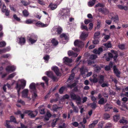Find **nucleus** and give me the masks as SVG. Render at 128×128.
Returning <instances> with one entry per match:
<instances>
[{
  "label": "nucleus",
  "instance_id": "nucleus-53",
  "mask_svg": "<svg viewBox=\"0 0 128 128\" xmlns=\"http://www.w3.org/2000/svg\"><path fill=\"white\" fill-rule=\"evenodd\" d=\"M91 100L93 102H96V98L94 96L92 95L90 96Z\"/></svg>",
  "mask_w": 128,
  "mask_h": 128
},
{
  "label": "nucleus",
  "instance_id": "nucleus-21",
  "mask_svg": "<svg viewBox=\"0 0 128 128\" xmlns=\"http://www.w3.org/2000/svg\"><path fill=\"white\" fill-rule=\"evenodd\" d=\"M74 73H72V74L70 76L69 78L67 80L66 82H68L70 81V82L72 81L74 79Z\"/></svg>",
  "mask_w": 128,
  "mask_h": 128
},
{
  "label": "nucleus",
  "instance_id": "nucleus-8",
  "mask_svg": "<svg viewBox=\"0 0 128 128\" xmlns=\"http://www.w3.org/2000/svg\"><path fill=\"white\" fill-rule=\"evenodd\" d=\"M16 69L15 67L13 66H8L6 68V70L7 72H13Z\"/></svg>",
  "mask_w": 128,
  "mask_h": 128
},
{
  "label": "nucleus",
  "instance_id": "nucleus-44",
  "mask_svg": "<svg viewBox=\"0 0 128 128\" xmlns=\"http://www.w3.org/2000/svg\"><path fill=\"white\" fill-rule=\"evenodd\" d=\"M10 121L6 120V124L5 126L7 127V128H12V126L10 125L9 124Z\"/></svg>",
  "mask_w": 128,
  "mask_h": 128
},
{
  "label": "nucleus",
  "instance_id": "nucleus-42",
  "mask_svg": "<svg viewBox=\"0 0 128 128\" xmlns=\"http://www.w3.org/2000/svg\"><path fill=\"white\" fill-rule=\"evenodd\" d=\"M104 117L106 120H108L110 118V116L107 113H105L104 114Z\"/></svg>",
  "mask_w": 128,
  "mask_h": 128
},
{
  "label": "nucleus",
  "instance_id": "nucleus-38",
  "mask_svg": "<svg viewBox=\"0 0 128 128\" xmlns=\"http://www.w3.org/2000/svg\"><path fill=\"white\" fill-rule=\"evenodd\" d=\"M10 122H13L14 123H16V121L15 118L14 116H11L10 117Z\"/></svg>",
  "mask_w": 128,
  "mask_h": 128
},
{
  "label": "nucleus",
  "instance_id": "nucleus-2",
  "mask_svg": "<svg viewBox=\"0 0 128 128\" xmlns=\"http://www.w3.org/2000/svg\"><path fill=\"white\" fill-rule=\"evenodd\" d=\"M38 38V37L37 35L34 34H32L28 35L27 39L29 42L32 44L37 41Z\"/></svg>",
  "mask_w": 128,
  "mask_h": 128
},
{
  "label": "nucleus",
  "instance_id": "nucleus-18",
  "mask_svg": "<svg viewBox=\"0 0 128 128\" xmlns=\"http://www.w3.org/2000/svg\"><path fill=\"white\" fill-rule=\"evenodd\" d=\"M51 42L52 43V45L53 46H56L58 43V42L56 40L55 38H54L52 39L51 41Z\"/></svg>",
  "mask_w": 128,
  "mask_h": 128
},
{
  "label": "nucleus",
  "instance_id": "nucleus-5",
  "mask_svg": "<svg viewBox=\"0 0 128 128\" xmlns=\"http://www.w3.org/2000/svg\"><path fill=\"white\" fill-rule=\"evenodd\" d=\"M84 44L82 41L78 40H76L74 42V44L75 46L80 48L83 47Z\"/></svg>",
  "mask_w": 128,
  "mask_h": 128
},
{
  "label": "nucleus",
  "instance_id": "nucleus-58",
  "mask_svg": "<svg viewBox=\"0 0 128 128\" xmlns=\"http://www.w3.org/2000/svg\"><path fill=\"white\" fill-rule=\"evenodd\" d=\"M72 124L75 127H77L79 125L78 123L76 122H75L72 123Z\"/></svg>",
  "mask_w": 128,
  "mask_h": 128
},
{
  "label": "nucleus",
  "instance_id": "nucleus-41",
  "mask_svg": "<svg viewBox=\"0 0 128 128\" xmlns=\"http://www.w3.org/2000/svg\"><path fill=\"white\" fill-rule=\"evenodd\" d=\"M6 45V42L4 41L0 42V48L4 47Z\"/></svg>",
  "mask_w": 128,
  "mask_h": 128
},
{
  "label": "nucleus",
  "instance_id": "nucleus-23",
  "mask_svg": "<svg viewBox=\"0 0 128 128\" xmlns=\"http://www.w3.org/2000/svg\"><path fill=\"white\" fill-rule=\"evenodd\" d=\"M111 19L115 23L118 22L119 21L118 16V15L112 17Z\"/></svg>",
  "mask_w": 128,
  "mask_h": 128
},
{
  "label": "nucleus",
  "instance_id": "nucleus-45",
  "mask_svg": "<svg viewBox=\"0 0 128 128\" xmlns=\"http://www.w3.org/2000/svg\"><path fill=\"white\" fill-rule=\"evenodd\" d=\"M104 5L103 4L99 3L96 5L95 6V8H97L98 7H104Z\"/></svg>",
  "mask_w": 128,
  "mask_h": 128
},
{
  "label": "nucleus",
  "instance_id": "nucleus-3",
  "mask_svg": "<svg viewBox=\"0 0 128 128\" xmlns=\"http://www.w3.org/2000/svg\"><path fill=\"white\" fill-rule=\"evenodd\" d=\"M21 84H18L17 83L16 84V86L15 87L17 90L18 94L19 96L20 95V92L22 88H24L26 85V81L24 80H21Z\"/></svg>",
  "mask_w": 128,
  "mask_h": 128
},
{
  "label": "nucleus",
  "instance_id": "nucleus-14",
  "mask_svg": "<svg viewBox=\"0 0 128 128\" xmlns=\"http://www.w3.org/2000/svg\"><path fill=\"white\" fill-rule=\"evenodd\" d=\"M28 90L27 89H24L22 92V96L24 98H28Z\"/></svg>",
  "mask_w": 128,
  "mask_h": 128
},
{
  "label": "nucleus",
  "instance_id": "nucleus-40",
  "mask_svg": "<svg viewBox=\"0 0 128 128\" xmlns=\"http://www.w3.org/2000/svg\"><path fill=\"white\" fill-rule=\"evenodd\" d=\"M22 13L24 16L25 17H27L29 15L28 11L26 10H25L23 11Z\"/></svg>",
  "mask_w": 128,
  "mask_h": 128
},
{
  "label": "nucleus",
  "instance_id": "nucleus-31",
  "mask_svg": "<svg viewBox=\"0 0 128 128\" xmlns=\"http://www.w3.org/2000/svg\"><path fill=\"white\" fill-rule=\"evenodd\" d=\"M119 122L120 123H122L124 124H127L128 122L127 120H125V118L124 117H122V119L120 120Z\"/></svg>",
  "mask_w": 128,
  "mask_h": 128
},
{
  "label": "nucleus",
  "instance_id": "nucleus-4",
  "mask_svg": "<svg viewBox=\"0 0 128 128\" xmlns=\"http://www.w3.org/2000/svg\"><path fill=\"white\" fill-rule=\"evenodd\" d=\"M70 96L72 100L78 101L77 102L78 104H81V98L79 96L76 95L74 93H71L70 94Z\"/></svg>",
  "mask_w": 128,
  "mask_h": 128
},
{
  "label": "nucleus",
  "instance_id": "nucleus-56",
  "mask_svg": "<svg viewBox=\"0 0 128 128\" xmlns=\"http://www.w3.org/2000/svg\"><path fill=\"white\" fill-rule=\"evenodd\" d=\"M50 58L49 56L48 55H47L44 56V58L43 59L46 61H48Z\"/></svg>",
  "mask_w": 128,
  "mask_h": 128
},
{
  "label": "nucleus",
  "instance_id": "nucleus-49",
  "mask_svg": "<svg viewBox=\"0 0 128 128\" xmlns=\"http://www.w3.org/2000/svg\"><path fill=\"white\" fill-rule=\"evenodd\" d=\"M13 17L14 19L17 21H19L20 20V18H18L16 14H14L13 15Z\"/></svg>",
  "mask_w": 128,
  "mask_h": 128
},
{
  "label": "nucleus",
  "instance_id": "nucleus-54",
  "mask_svg": "<svg viewBox=\"0 0 128 128\" xmlns=\"http://www.w3.org/2000/svg\"><path fill=\"white\" fill-rule=\"evenodd\" d=\"M58 120V118H56L55 121L53 122L52 123V127H54L55 126L56 124V123Z\"/></svg>",
  "mask_w": 128,
  "mask_h": 128
},
{
  "label": "nucleus",
  "instance_id": "nucleus-35",
  "mask_svg": "<svg viewBox=\"0 0 128 128\" xmlns=\"http://www.w3.org/2000/svg\"><path fill=\"white\" fill-rule=\"evenodd\" d=\"M90 80L91 82H92L94 83L97 82L98 80V79L96 78H93V79L90 78Z\"/></svg>",
  "mask_w": 128,
  "mask_h": 128
},
{
  "label": "nucleus",
  "instance_id": "nucleus-19",
  "mask_svg": "<svg viewBox=\"0 0 128 128\" xmlns=\"http://www.w3.org/2000/svg\"><path fill=\"white\" fill-rule=\"evenodd\" d=\"M30 88L32 90L33 92L36 91V88L35 84L33 82L30 85Z\"/></svg>",
  "mask_w": 128,
  "mask_h": 128
},
{
  "label": "nucleus",
  "instance_id": "nucleus-29",
  "mask_svg": "<svg viewBox=\"0 0 128 128\" xmlns=\"http://www.w3.org/2000/svg\"><path fill=\"white\" fill-rule=\"evenodd\" d=\"M60 108V107L58 106L56 104H54L53 106L52 109L54 112H57L58 109Z\"/></svg>",
  "mask_w": 128,
  "mask_h": 128
},
{
  "label": "nucleus",
  "instance_id": "nucleus-6",
  "mask_svg": "<svg viewBox=\"0 0 128 128\" xmlns=\"http://www.w3.org/2000/svg\"><path fill=\"white\" fill-rule=\"evenodd\" d=\"M2 12L5 13V14L6 16H8L10 13V11L6 9V7L4 4H3V6L2 8Z\"/></svg>",
  "mask_w": 128,
  "mask_h": 128
},
{
  "label": "nucleus",
  "instance_id": "nucleus-20",
  "mask_svg": "<svg viewBox=\"0 0 128 128\" xmlns=\"http://www.w3.org/2000/svg\"><path fill=\"white\" fill-rule=\"evenodd\" d=\"M76 84L77 83L76 82H74L72 84H70V83L68 84L66 87L67 88H70L71 89L72 88H74L75 86H76Z\"/></svg>",
  "mask_w": 128,
  "mask_h": 128
},
{
  "label": "nucleus",
  "instance_id": "nucleus-30",
  "mask_svg": "<svg viewBox=\"0 0 128 128\" xmlns=\"http://www.w3.org/2000/svg\"><path fill=\"white\" fill-rule=\"evenodd\" d=\"M20 2L24 6H27L30 4V3L25 0H21Z\"/></svg>",
  "mask_w": 128,
  "mask_h": 128
},
{
  "label": "nucleus",
  "instance_id": "nucleus-52",
  "mask_svg": "<svg viewBox=\"0 0 128 128\" xmlns=\"http://www.w3.org/2000/svg\"><path fill=\"white\" fill-rule=\"evenodd\" d=\"M54 82H57L58 81V79L56 77L54 76V75L50 78Z\"/></svg>",
  "mask_w": 128,
  "mask_h": 128
},
{
  "label": "nucleus",
  "instance_id": "nucleus-9",
  "mask_svg": "<svg viewBox=\"0 0 128 128\" xmlns=\"http://www.w3.org/2000/svg\"><path fill=\"white\" fill-rule=\"evenodd\" d=\"M98 11L105 15L108 14L109 13V10L106 8H100L98 9Z\"/></svg>",
  "mask_w": 128,
  "mask_h": 128
},
{
  "label": "nucleus",
  "instance_id": "nucleus-59",
  "mask_svg": "<svg viewBox=\"0 0 128 128\" xmlns=\"http://www.w3.org/2000/svg\"><path fill=\"white\" fill-rule=\"evenodd\" d=\"M100 34V33L99 32H96L94 34V38H96V37L98 36Z\"/></svg>",
  "mask_w": 128,
  "mask_h": 128
},
{
  "label": "nucleus",
  "instance_id": "nucleus-60",
  "mask_svg": "<svg viewBox=\"0 0 128 128\" xmlns=\"http://www.w3.org/2000/svg\"><path fill=\"white\" fill-rule=\"evenodd\" d=\"M81 74H84L85 71L84 70V68L82 67L80 69Z\"/></svg>",
  "mask_w": 128,
  "mask_h": 128
},
{
  "label": "nucleus",
  "instance_id": "nucleus-22",
  "mask_svg": "<svg viewBox=\"0 0 128 128\" xmlns=\"http://www.w3.org/2000/svg\"><path fill=\"white\" fill-rule=\"evenodd\" d=\"M96 102H93L92 103H90L88 104V106L93 110H94L97 107V105L96 104Z\"/></svg>",
  "mask_w": 128,
  "mask_h": 128
},
{
  "label": "nucleus",
  "instance_id": "nucleus-7",
  "mask_svg": "<svg viewBox=\"0 0 128 128\" xmlns=\"http://www.w3.org/2000/svg\"><path fill=\"white\" fill-rule=\"evenodd\" d=\"M52 69L54 71L57 76H61V74L60 72L59 68L57 66H54L53 67Z\"/></svg>",
  "mask_w": 128,
  "mask_h": 128
},
{
  "label": "nucleus",
  "instance_id": "nucleus-36",
  "mask_svg": "<svg viewBox=\"0 0 128 128\" xmlns=\"http://www.w3.org/2000/svg\"><path fill=\"white\" fill-rule=\"evenodd\" d=\"M16 74V72H14L10 74L8 77V79L10 80L11 78H13Z\"/></svg>",
  "mask_w": 128,
  "mask_h": 128
},
{
  "label": "nucleus",
  "instance_id": "nucleus-15",
  "mask_svg": "<svg viewBox=\"0 0 128 128\" xmlns=\"http://www.w3.org/2000/svg\"><path fill=\"white\" fill-rule=\"evenodd\" d=\"M105 111H109L113 108L112 106L108 103H107L104 106Z\"/></svg>",
  "mask_w": 128,
  "mask_h": 128
},
{
  "label": "nucleus",
  "instance_id": "nucleus-43",
  "mask_svg": "<svg viewBox=\"0 0 128 128\" xmlns=\"http://www.w3.org/2000/svg\"><path fill=\"white\" fill-rule=\"evenodd\" d=\"M46 72V75L48 77L50 78H51V77H52L53 75V74L52 72H51L48 71L47 72Z\"/></svg>",
  "mask_w": 128,
  "mask_h": 128
},
{
  "label": "nucleus",
  "instance_id": "nucleus-24",
  "mask_svg": "<svg viewBox=\"0 0 128 128\" xmlns=\"http://www.w3.org/2000/svg\"><path fill=\"white\" fill-rule=\"evenodd\" d=\"M56 31L57 32V34H61L62 31V29L60 27L58 26L55 28Z\"/></svg>",
  "mask_w": 128,
  "mask_h": 128
},
{
  "label": "nucleus",
  "instance_id": "nucleus-25",
  "mask_svg": "<svg viewBox=\"0 0 128 128\" xmlns=\"http://www.w3.org/2000/svg\"><path fill=\"white\" fill-rule=\"evenodd\" d=\"M107 100H105L104 98H102L98 102V104H103L104 103L106 102Z\"/></svg>",
  "mask_w": 128,
  "mask_h": 128
},
{
  "label": "nucleus",
  "instance_id": "nucleus-28",
  "mask_svg": "<svg viewBox=\"0 0 128 128\" xmlns=\"http://www.w3.org/2000/svg\"><path fill=\"white\" fill-rule=\"evenodd\" d=\"M88 66H92L93 67L96 66V64H94V62L93 60H89L88 61Z\"/></svg>",
  "mask_w": 128,
  "mask_h": 128
},
{
  "label": "nucleus",
  "instance_id": "nucleus-57",
  "mask_svg": "<svg viewBox=\"0 0 128 128\" xmlns=\"http://www.w3.org/2000/svg\"><path fill=\"white\" fill-rule=\"evenodd\" d=\"M103 51V50L101 47L99 48L98 49V54H100Z\"/></svg>",
  "mask_w": 128,
  "mask_h": 128
},
{
  "label": "nucleus",
  "instance_id": "nucleus-62",
  "mask_svg": "<svg viewBox=\"0 0 128 128\" xmlns=\"http://www.w3.org/2000/svg\"><path fill=\"white\" fill-rule=\"evenodd\" d=\"M104 69L106 71H108L110 70V68L109 66L107 65L105 67Z\"/></svg>",
  "mask_w": 128,
  "mask_h": 128
},
{
  "label": "nucleus",
  "instance_id": "nucleus-51",
  "mask_svg": "<svg viewBox=\"0 0 128 128\" xmlns=\"http://www.w3.org/2000/svg\"><path fill=\"white\" fill-rule=\"evenodd\" d=\"M112 127V124L110 123H108L106 124V126L104 128H111Z\"/></svg>",
  "mask_w": 128,
  "mask_h": 128
},
{
  "label": "nucleus",
  "instance_id": "nucleus-47",
  "mask_svg": "<svg viewBox=\"0 0 128 128\" xmlns=\"http://www.w3.org/2000/svg\"><path fill=\"white\" fill-rule=\"evenodd\" d=\"M104 57L105 58L106 61H109L110 60V58L108 56L107 54H104Z\"/></svg>",
  "mask_w": 128,
  "mask_h": 128
},
{
  "label": "nucleus",
  "instance_id": "nucleus-26",
  "mask_svg": "<svg viewBox=\"0 0 128 128\" xmlns=\"http://www.w3.org/2000/svg\"><path fill=\"white\" fill-rule=\"evenodd\" d=\"M88 36V34H86L85 32H82L80 36L81 39L84 40Z\"/></svg>",
  "mask_w": 128,
  "mask_h": 128
},
{
  "label": "nucleus",
  "instance_id": "nucleus-37",
  "mask_svg": "<svg viewBox=\"0 0 128 128\" xmlns=\"http://www.w3.org/2000/svg\"><path fill=\"white\" fill-rule=\"evenodd\" d=\"M120 115L118 114L114 115V120L115 122H117L120 118Z\"/></svg>",
  "mask_w": 128,
  "mask_h": 128
},
{
  "label": "nucleus",
  "instance_id": "nucleus-55",
  "mask_svg": "<svg viewBox=\"0 0 128 128\" xmlns=\"http://www.w3.org/2000/svg\"><path fill=\"white\" fill-rule=\"evenodd\" d=\"M125 45L124 44H121L118 45V48L122 50H123L124 49Z\"/></svg>",
  "mask_w": 128,
  "mask_h": 128
},
{
  "label": "nucleus",
  "instance_id": "nucleus-64",
  "mask_svg": "<svg viewBox=\"0 0 128 128\" xmlns=\"http://www.w3.org/2000/svg\"><path fill=\"white\" fill-rule=\"evenodd\" d=\"M108 24L110 25L112 23V21L110 20H106L105 21Z\"/></svg>",
  "mask_w": 128,
  "mask_h": 128
},
{
  "label": "nucleus",
  "instance_id": "nucleus-33",
  "mask_svg": "<svg viewBox=\"0 0 128 128\" xmlns=\"http://www.w3.org/2000/svg\"><path fill=\"white\" fill-rule=\"evenodd\" d=\"M60 37L61 38H64L65 40H68V36L65 34L62 33L61 34L60 36Z\"/></svg>",
  "mask_w": 128,
  "mask_h": 128
},
{
  "label": "nucleus",
  "instance_id": "nucleus-50",
  "mask_svg": "<svg viewBox=\"0 0 128 128\" xmlns=\"http://www.w3.org/2000/svg\"><path fill=\"white\" fill-rule=\"evenodd\" d=\"M95 2H93L92 1L89 2L88 4V6L90 7H92L94 5Z\"/></svg>",
  "mask_w": 128,
  "mask_h": 128
},
{
  "label": "nucleus",
  "instance_id": "nucleus-17",
  "mask_svg": "<svg viewBox=\"0 0 128 128\" xmlns=\"http://www.w3.org/2000/svg\"><path fill=\"white\" fill-rule=\"evenodd\" d=\"M52 116V114L49 112H47L44 118V120L46 121L48 120Z\"/></svg>",
  "mask_w": 128,
  "mask_h": 128
},
{
  "label": "nucleus",
  "instance_id": "nucleus-46",
  "mask_svg": "<svg viewBox=\"0 0 128 128\" xmlns=\"http://www.w3.org/2000/svg\"><path fill=\"white\" fill-rule=\"evenodd\" d=\"M38 97L37 94L36 92V91L34 92V93L32 94V98L33 100H35Z\"/></svg>",
  "mask_w": 128,
  "mask_h": 128
},
{
  "label": "nucleus",
  "instance_id": "nucleus-12",
  "mask_svg": "<svg viewBox=\"0 0 128 128\" xmlns=\"http://www.w3.org/2000/svg\"><path fill=\"white\" fill-rule=\"evenodd\" d=\"M64 63L68 65L72 62V59L68 57H65L63 58Z\"/></svg>",
  "mask_w": 128,
  "mask_h": 128
},
{
  "label": "nucleus",
  "instance_id": "nucleus-39",
  "mask_svg": "<svg viewBox=\"0 0 128 128\" xmlns=\"http://www.w3.org/2000/svg\"><path fill=\"white\" fill-rule=\"evenodd\" d=\"M42 79L44 81L47 86H48V78L46 76H44L42 77Z\"/></svg>",
  "mask_w": 128,
  "mask_h": 128
},
{
  "label": "nucleus",
  "instance_id": "nucleus-63",
  "mask_svg": "<svg viewBox=\"0 0 128 128\" xmlns=\"http://www.w3.org/2000/svg\"><path fill=\"white\" fill-rule=\"evenodd\" d=\"M74 52L72 51H69L68 53V56H72Z\"/></svg>",
  "mask_w": 128,
  "mask_h": 128
},
{
  "label": "nucleus",
  "instance_id": "nucleus-61",
  "mask_svg": "<svg viewBox=\"0 0 128 128\" xmlns=\"http://www.w3.org/2000/svg\"><path fill=\"white\" fill-rule=\"evenodd\" d=\"M81 27L82 29L83 30L85 29L87 31L88 30V29L87 26H84V25H82L81 26Z\"/></svg>",
  "mask_w": 128,
  "mask_h": 128
},
{
  "label": "nucleus",
  "instance_id": "nucleus-13",
  "mask_svg": "<svg viewBox=\"0 0 128 128\" xmlns=\"http://www.w3.org/2000/svg\"><path fill=\"white\" fill-rule=\"evenodd\" d=\"M33 111L30 110H25L24 113L26 114H28V116H30L31 118L35 117L36 115H34L32 113Z\"/></svg>",
  "mask_w": 128,
  "mask_h": 128
},
{
  "label": "nucleus",
  "instance_id": "nucleus-11",
  "mask_svg": "<svg viewBox=\"0 0 128 128\" xmlns=\"http://www.w3.org/2000/svg\"><path fill=\"white\" fill-rule=\"evenodd\" d=\"M35 25L36 26L41 28L46 27L47 26L46 24H44L40 21L38 22L35 24Z\"/></svg>",
  "mask_w": 128,
  "mask_h": 128
},
{
  "label": "nucleus",
  "instance_id": "nucleus-1",
  "mask_svg": "<svg viewBox=\"0 0 128 128\" xmlns=\"http://www.w3.org/2000/svg\"><path fill=\"white\" fill-rule=\"evenodd\" d=\"M70 11L68 9L63 8L60 11L59 16L60 17L64 19L70 16Z\"/></svg>",
  "mask_w": 128,
  "mask_h": 128
},
{
  "label": "nucleus",
  "instance_id": "nucleus-16",
  "mask_svg": "<svg viewBox=\"0 0 128 128\" xmlns=\"http://www.w3.org/2000/svg\"><path fill=\"white\" fill-rule=\"evenodd\" d=\"M19 44L22 45L24 44L26 42V39L25 38L20 37L18 38Z\"/></svg>",
  "mask_w": 128,
  "mask_h": 128
},
{
  "label": "nucleus",
  "instance_id": "nucleus-32",
  "mask_svg": "<svg viewBox=\"0 0 128 128\" xmlns=\"http://www.w3.org/2000/svg\"><path fill=\"white\" fill-rule=\"evenodd\" d=\"M66 86H62L61 87L59 90V92L60 94H62L63 93L64 90L66 88Z\"/></svg>",
  "mask_w": 128,
  "mask_h": 128
},
{
  "label": "nucleus",
  "instance_id": "nucleus-48",
  "mask_svg": "<svg viewBox=\"0 0 128 128\" xmlns=\"http://www.w3.org/2000/svg\"><path fill=\"white\" fill-rule=\"evenodd\" d=\"M105 46L107 48H109L112 47L111 44L110 42L106 43L104 44Z\"/></svg>",
  "mask_w": 128,
  "mask_h": 128
},
{
  "label": "nucleus",
  "instance_id": "nucleus-27",
  "mask_svg": "<svg viewBox=\"0 0 128 128\" xmlns=\"http://www.w3.org/2000/svg\"><path fill=\"white\" fill-rule=\"evenodd\" d=\"M49 6L50 8V9L52 10H54L57 8V6L56 4H54L52 3L50 4Z\"/></svg>",
  "mask_w": 128,
  "mask_h": 128
},
{
  "label": "nucleus",
  "instance_id": "nucleus-10",
  "mask_svg": "<svg viewBox=\"0 0 128 128\" xmlns=\"http://www.w3.org/2000/svg\"><path fill=\"white\" fill-rule=\"evenodd\" d=\"M113 70L114 73L116 74V76L118 77H120V72L117 69L116 66H114L113 67Z\"/></svg>",
  "mask_w": 128,
  "mask_h": 128
},
{
  "label": "nucleus",
  "instance_id": "nucleus-34",
  "mask_svg": "<svg viewBox=\"0 0 128 128\" xmlns=\"http://www.w3.org/2000/svg\"><path fill=\"white\" fill-rule=\"evenodd\" d=\"M34 20H31L30 19H28L25 21V23L28 24H33Z\"/></svg>",
  "mask_w": 128,
  "mask_h": 128
}]
</instances>
